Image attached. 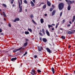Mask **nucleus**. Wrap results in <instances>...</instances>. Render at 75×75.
I'll return each instance as SVG.
<instances>
[{
  "instance_id": "nucleus-46",
  "label": "nucleus",
  "mask_w": 75,
  "mask_h": 75,
  "mask_svg": "<svg viewBox=\"0 0 75 75\" xmlns=\"http://www.w3.org/2000/svg\"><path fill=\"white\" fill-rule=\"evenodd\" d=\"M1 32H2V29H0V33H1Z\"/></svg>"
},
{
  "instance_id": "nucleus-62",
  "label": "nucleus",
  "mask_w": 75,
  "mask_h": 75,
  "mask_svg": "<svg viewBox=\"0 0 75 75\" xmlns=\"http://www.w3.org/2000/svg\"><path fill=\"white\" fill-rule=\"evenodd\" d=\"M52 7H54V5H52Z\"/></svg>"
},
{
  "instance_id": "nucleus-48",
  "label": "nucleus",
  "mask_w": 75,
  "mask_h": 75,
  "mask_svg": "<svg viewBox=\"0 0 75 75\" xmlns=\"http://www.w3.org/2000/svg\"><path fill=\"white\" fill-rule=\"evenodd\" d=\"M69 24H72V22L71 21H69Z\"/></svg>"
},
{
  "instance_id": "nucleus-39",
  "label": "nucleus",
  "mask_w": 75,
  "mask_h": 75,
  "mask_svg": "<svg viewBox=\"0 0 75 75\" xmlns=\"http://www.w3.org/2000/svg\"><path fill=\"white\" fill-rule=\"evenodd\" d=\"M73 19H74V20H75V16H73Z\"/></svg>"
},
{
  "instance_id": "nucleus-26",
  "label": "nucleus",
  "mask_w": 75,
  "mask_h": 75,
  "mask_svg": "<svg viewBox=\"0 0 75 75\" xmlns=\"http://www.w3.org/2000/svg\"><path fill=\"white\" fill-rule=\"evenodd\" d=\"M24 3H25V4H27L28 2H27V1L26 0H24L23 1Z\"/></svg>"
},
{
  "instance_id": "nucleus-5",
  "label": "nucleus",
  "mask_w": 75,
  "mask_h": 75,
  "mask_svg": "<svg viewBox=\"0 0 75 75\" xmlns=\"http://www.w3.org/2000/svg\"><path fill=\"white\" fill-rule=\"evenodd\" d=\"M73 3H75V1H74L73 0L72 1H71L69 0L68 4H68V5H70L71 4H72Z\"/></svg>"
},
{
  "instance_id": "nucleus-4",
  "label": "nucleus",
  "mask_w": 75,
  "mask_h": 75,
  "mask_svg": "<svg viewBox=\"0 0 75 75\" xmlns=\"http://www.w3.org/2000/svg\"><path fill=\"white\" fill-rule=\"evenodd\" d=\"M23 48L22 47H21L19 48V49H15L13 51V52H16L17 51H20V50H21L22 49V48Z\"/></svg>"
},
{
  "instance_id": "nucleus-8",
  "label": "nucleus",
  "mask_w": 75,
  "mask_h": 75,
  "mask_svg": "<svg viewBox=\"0 0 75 75\" xmlns=\"http://www.w3.org/2000/svg\"><path fill=\"white\" fill-rule=\"evenodd\" d=\"M46 34H47V35H48V36H49V37H50V33L47 30H46Z\"/></svg>"
},
{
  "instance_id": "nucleus-60",
  "label": "nucleus",
  "mask_w": 75,
  "mask_h": 75,
  "mask_svg": "<svg viewBox=\"0 0 75 75\" xmlns=\"http://www.w3.org/2000/svg\"><path fill=\"white\" fill-rule=\"evenodd\" d=\"M71 31H75V30H71Z\"/></svg>"
},
{
  "instance_id": "nucleus-53",
  "label": "nucleus",
  "mask_w": 75,
  "mask_h": 75,
  "mask_svg": "<svg viewBox=\"0 0 75 75\" xmlns=\"http://www.w3.org/2000/svg\"><path fill=\"white\" fill-rule=\"evenodd\" d=\"M73 29H75V25L73 27Z\"/></svg>"
},
{
  "instance_id": "nucleus-17",
  "label": "nucleus",
  "mask_w": 75,
  "mask_h": 75,
  "mask_svg": "<svg viewBox=\"0 0 75 75\" xmlns=\"http://www.w3.org/2000/svg\"><path fill=\"white\" fill-rule=\"evenodd\" d=\"M16 59H17V58L16 57L12 58L11 59V61H14L16 60Z\"/></svg>"
},
{
  "instance_id": "nucleus-11",
  "label": "nucleus",
  "mask_w": 75,
  "mask_h": 75,
  "mask_svg": "<svg viewBox=\"0 0 75 75\" xmlns=\"http://www.w3.org/2000/svg\"><path fill=\"white\" fill-rule=\"evenodd\" d=\"M56 12V10H54L52 12V16H54L55 14V12Z\"/></svg>"
},
{
  "instance_id": "nucleus-9",
  "label": "nucleus",
  "mask_w": 75,
  "mask_h": 75,
  "mask_svg": "<svg viewBox=\"0 0 75 75\" xmlns=\"http://www.w3.org/2000/svg\"><path fill=\"white\" fill-rule=\"evenodd\" d=\"M20 20V18H16L14 19V20H13V22H16V21H18Z\"/></svg>"
},
{
  "instance_id": "nucleus-64",
  "label": "nucleus",
  "mask_w": 75,
  "mask_h": 75,
  "mask_svg": "<svg viewBox=\"0 0 75 75\" xmlns=\"http://www.w3.org/2000/svg\"><path fill=\"white\" fill-rule=\"evenodd\" d=\"M66 75H68V74L66 73Z\"/></svg>"
},
{
  "instance_id": "nucleus-61",
  "label": "nucleus",
  "mask_w": 75,
  "mask_h": 75,
  "mask_svg": "<svg viewBox=\"0 0 75 75\" xmlns=\"http://www.w3.org/2000/svg\"><path fill=\"white\" fill-rule=\"evenodd\" d=\"M4 20H5V21H6V19L5 18H4Z\"/></svg>"
},
{
  "instance_id": "nucleus-52",
  "label": "nucleus",
  "mask_w": 75,
  "mask_h": 75,
  "mask_svg": "<svg viewBox=\"0 0 75 75\" xmlns=\"http://www.w3.org/2000/svg\"><path fill=\"white\" fill-rule=\"evenodd\" d=\"M25 40H26V41H28V39H25Z\"/></svg>"
},
{
  "instance_id": "nucleus-33",
  "label": "nucleus",
  "mask_w": 75,
  "mask_h": 75,
  "mask_svg": "<svg viewBox=\"0 0 75 75\" xmlns=\"http://www.w3.org/2000/svg\"><path fill=\"white\" fill-rule=\"evenodd\" d=\"M52 10H53V9L52 8H50V11H52Z\"/></svg>"
},
{
  "instance_id": "nucleus-3",
  "label": "nucleus",
  "mask_w": 75,
  "mask_h": 75,
  "mask_svg": "<svg viewBox=\"0 0 75 75\" xmlns=\"http://www.w3.org/2000/svg\"><path fill=\"white\" fill-rule=\"evenodd\" d=\"M35 72H36V71L34 69H33L31 71L30 74L33 75H36V73Z\"/></svg>"
},
{
  "instance_id": "nucleus-58",
  "label": "nucleus",
  "mask_w": 75,
  "mask_h": 75,
  "mask_svg": "<svg viewBox=\"0 0 75 75\" xmlns=\"http://www.w3.org/2000/svg\"><path fill=\"white\" fill-rule=\"evenodd\" d=\"M60 30H62V28H60Z\"/></svg>"
},
{
  "instance_id": "nucleus-25",
  "label": "nucleus",
  "mask_w": 75,
  "mask_h": 75,
  "mask_svg": "<svg viewBox=\"0 0 75 75\" xmlns=\"http://www.w3.org/2000/svg\"><path fill=\"white\" fill-rule=\"evenodd\" d=\"M28 30L30 33H32V30L31 29L28 28Z\"/></svg>"
},
{
  "instance_id": "nucleus-49",
  "label": "nucleus",
  "mask_w": 75,
  "mask_h": 75,
  "mask_svg": "<svg viewBox=\"0 0 75 75\" xmlns=\"http://www.w3.org/2000/svg\"><path fill=\"white\" fill-rule=\"evenodd\" d=\"M40 41H42V38H40Z\"/></svg>"
},
{
  "instance_id": "nucleus-55",
  "label": "nucleus",
  "mask_w": 75,
  "mask_h": 75,
  "mask_svg": "<svg viewBox=\"0 0 75 75\" xmlns=\"http://www.w3.org/2000/svg\"><path fill=\"white\" fill-rule=\"evenodd\" d=\"M52 30H54V28H52Z\"/></svg>"
},
{
  "instance_id": "nucleus-30",
  "label": "nucleus",
  "mask_w": 75,
  "mask_h": 75,
  "mask_svg": "<svg viewBox=\"0 0 75 75\" xmlns=\"http://www.w3.org/2000/svg\"><path fill=\"white\" fill-rule=\"evenodd\" d=\"M37 71L38 72H39V73H40L41 72V70L39 69H38Z\"/></svg>"
},
{
  "instance_id": "nucleus-10",
  "label": "nucleus",
  "mask_w": 75,
  "mask_h": 75,
  "mask_svg": "<svg viewBox=\"0 0 75 75\" xmlns=\"http://www.w3.org/2000/svg\"><path fill=\"white\" fill-rule=\"evenodd\" d=\"M46 50L48 52H49V53H52V52L51 51V50L48 48H46Z\"/></svg>"
},
{
  "instance_id": "nucleus-21",
  "label": "nucleus",
  "mask_w": 75,
  "mask_h": 75,
  "mask_svg": "<svg viewBox=\"0 0 75 75\" xmlns=\"http://www.w3.org/2000/svg\"><path fill=\"white\" fill-rule=\"evenodd\" d=\"M27 44H28L27 42H25L24 43V47L27 46Z\"/></svg>"
},
{
  "instance_id": "nucleus-40",
  "label": "nucleus",
  "mask_w": 75,
  "mask_h": 75,
  "mask_svg": "<svg viewBox=\"0 0 75 75\" xmlns=\"http://www.w3.org/2000/svg\"><path fill=\"white\" fill-rule=\"evenodd\" d=\"M71 26V25L70 24H69L67 25V27H70Z\"/></svg>"
},
{
  "instance_id": "nucleus-7",
  "label": "nucleus",
  "mask_w": 75,
  "mask_h": 75,
  "mask_svg": "<svg viewBox=\"0 0 75 75\" xmlns=\"http://www.w3.org/2000/svg\"><path fill=\"white\" fill-rule=\"evenodd\" d=\"M38 50L39 51H41L42 50V46H38Z\"/></svg>"
},
{
  "instance_id": "nucleus-38",
  "label": "nucleus",
  "mask_w": 75,
  "mask_h": 75,
  "mask_svg": "<svg viewBox=\"0 0 75 75\" xmlns=\"http://www.w3.org/2000/svg\"><path fill=\"white\" fill-rule=\"evenodd\" d=\"M37 55L34 56V58H37Z\"/></svg>"
},
{
  "instance_id": "nucleus-37",
  "label": "nucleus",
  "mask_w": 75,
  "mask_h": 75,
  "mask_svg": "<svg viewBox=\"0 0 75 75\" xmlns=\"http://www.w3.org/2000/svg\"><path fill=\"white\" fill-rule=\"evenodd\" d=\"M8 25L10 27H11V24H10V23H9Z\"/></svg>"
},
{
  "instance_id": "nucleus-1",
  "label": "nucleus",
  "mask_w": 75,
  "mask_h": 75,
  "mask_svg": "<svg viewBox=\"0 0 75 75\" xmlns=\"http://www.w3.org/2000/svg\"><path fill=\"white\" fill-rule=\"evenodd\" d=\"M64 4L62 3H61L59 4L58 5V8L59 10H62V8H64Z\"/></svg>"
},
{
  "instance_id": "nucleus-15",
  "label": "nucleus",
  "mask_w": 75,
  "mask_h": 75,
  "mask_svg": "<svg viewBox=\"0 0 75 75\" xmlns=\"http://www.w3.org/2000/svg\"><path fill=\"white\" fill-rule=\"evenodd\" d=\"M42 40L43 42H47V39L45 38H43Z\"/></svg>"
},
{
  "instance_id": "nucleus-32",
  "label": "nucleus",
  "mask_w": 75,
  "mask_h": 75,
  "mask_svg": "<svg viewBox=\"0 0 75 75\" xmlns=\"http://www.w3.org/2000/svg\"><path fill=\"white\" fill-rule=\"evenodd\" d=\"M59 25V23H58L57 24L56 26V28H58V25Z\"/></svg>"
},
{
  "instance_id": "nucleus-23",
  "label": "nucleus",
  "mask_w": 75,
  "mask_h": 75,
  "mask_svg": "<svg viewBox=\"0 0 75 75\" xmlns=\"http://www.w3.org/2000/svg\"><path fill=\"white\" fill-rule=\"evenodd\" d=\"M30 18H31V19H33V17H34V16H33V14H31V15L30 16Z\"/></svg>"
},
{
  "instance_id": "nucleus-36",
  "label": "nucleus",
  "mask_w": 75,
  "mask_h": 75,
  "mask_svg": "<svg viewBox=\"0 0 75 75\" xmlns=\"http://www.w3.org/2000/svg\"><path fill=\"white\" fill-rule=\"evenodd\" d=\"M44 4V3H40V4L39 5V6H40L41 5V4Z\"/></svg>"
},
{
  "instance_id": "nucleus-43",
  "label": "nucleus",
  "mask_w": 75,
  "mask_h": 75,
  "mask_svg": "<svg viewBox=\"0 0 75 75\" xmlns=\"http://www.w3.org/2000/svg\"><path fill=\"white\" fill-rule=\"evenodd\" d=\"M32 1H33L34 3H35V0H32Z\"/></svg>"
},
{
  "instance_id": "nucleus-63",
  "label": "nucleus",
  "mask_w": 75,
  "mask_h": 75,
  "mask_svg": "<svg viewBox=\"0 0 75 75\" xmlns=\"http://www.w3.org/2000/svg\"><path fill=\"white\" fill-rule=\"evenodd\" d=\"M27 9H25V11L26 12H27Z\"/></svg>"
},
{
  "instance_id": "nucleus-13",
  "label": "nucleus",
  "mask_w": 75,
  "mask_h": 75,
  "mask_svg": "<svg viewBox=\"0 0 75 75\" xmlns=\"http://www.w3.org/2000/svg\"><path fill=\"white\" fill-rule=\"evenodd\" d=\"M47 3L48 6H51V3H50V2L47 1Z\"/></svg>"
},
{
  "instance_id": "nucleus-34",
  "label": "nucleus",
  "mask_w": 75,
  "mask_h": 75,
  "mask_svg": "<svg viewBox=\"0 0 75 75\" xmlns=\"http://www.w3.org/2000/svg\"><path fill=\"white\" fill-rule=\"evenodd\" d=\"M62 12H61L60 13V16L61 17L62 16Z\"/></svg>"
},
{
  "instance_id": "nucleus-41",
  "label": "nucleus",
  "mask_w": 75,
  "mask_h": 75,
  "mask_svg": "<svg viewBox=\"0 0 75 75\" xmlns=\"http://www.w3.org/2000/svg\"><path fill=\"white\" fill-rule=\"evenodd\" d=\"M74 21H75V19H72V23H74Z\"/></svg>"
},
{
  "instance_id": "nucleus-14",
  "label": "nucleus",
  "mask_w": 75,
  "mask_h": 75,
  "mask_svg": "<svg viewBox=\"0 0 75 75\" xmlns=\"http://www.w3.org/2000/svg\"><path fill=\"white\" fill-rule=\"evenodd\" d=\"M30 4H31V6H32V7H33V6H35V4L32 1H30Z\"/></svg>"
},
{
  "instance_id": "nucleus-47",
  "label": "nucleus",
  "mask_w": 75,
  "mask_h": 75,
  "mask_svg": "<svg viewBox=\"0 0 75 75\" xmlns=\"http://www.w3.org/2000/svg\"><path fill=\"white\" fill-rule=\"evenodd\" d=\"M21 1V5L22 4V0H20Z\"/></svg>"
},
{
  "instance_id": "nucleus-51",
  "label": "nucleus",
  "mask_w": 75,
  "mask_h": 75,
  "mask_svg": "<svg viewBox=\"0 0 75 75\" xmlns=\"http://www.w3.org/2000/svg\"><path fill=\"white\" fill-rule=\"evenodd\" d=\"M44 16H47V13H46L45 14Z\"/></svg>"
},
{
  "instance_id": "nucleus-56",
  "label": "nucleus",
  "mask_w": 75,
  "mask_h": 75,
  "mask_svg": "<svg viewBox=\"0 0 75 75\" xmlns=\"http://www.w3.org/2000/svg\"><path fill=\"white\" fill-rule=\"evenodd\" d=\"M52 25L55 26V24H52Z\"/></svg>"
},
{
  "instance_id": "nucleus-29",
  "label": "nucleus",
  "mask_w": 75,
  "mask_h": 75,
  "mask_svg": "<svg viewBox=\"0 0 75 75\" xmlns=\"http://www.w3.org/2000/svg\"><path fill=\"white\" fill-rule=\"evenodd\" d=\"M32 21L33 22V23H34V24H37V23L35 21H34V20L32 19Z\"/></svg>"
},
{
  "instance_id": "nucleus-6",
  "label": "nucleus",
  "mask_w": 75,
  "mask_h": 75,
  "mask_svg": "<svg viewBox=\"0 0 75 75\" xmlns=\"http://www.w3.org/2000/svg\"><path fill=\"white\" fill-rule=\"evenodd\" d=\"M66 33L68 34H72L74 33V32H72L71 31H66Z\"/></svg>"
},
{
  "instance_id": "nucleus-31",
  "label": "nucleus",
  "mask_w": 75,
  "mask_h": 75,
  "mask_svg": "<svg viewBox=\"0 0 75 75\" xmlns=\"http://www.w3.org/2000/svg\"><path fill=\"white\" fill-rule=\"evenodd\" d=\"M39 34H40V35L41 36H43V35L42 34V33H39Z\"/></svg>"
},
{
  "instance_id": "nucleus-16",
  "label": "nucleus",
  "mask_w": 75,
  "mask_h": 75,
  "mask_svg": "<svg viewBox=\"0 0 75 75\" xmlns=\"http://www.w3.org/2000/svg\"><path fill=\"white\" fill-rule=\"evenodd\" d=\"M71 6H70V5H69L67 7L68 10V11H69V10H71Z\"/></svg>"
},
{
  "instance_id": "nucleus-44",
  "label": "nucleus",
  "mask_w": 75,
  "mask_h": 75,
  "mask_svg": "<svg viewBox=\"0 0 75 75\" xmlns=\"http://www.w3.org/2000/svg\"><path fill=\"white\" fill-rule=\"evenodd\" d=\"M65 20H63V23H65Z\"/></svg>"
},
{
  "instance_id": "nucleus-54",
  "label": "nucleus",
  "mask_w": 75,
  "mask_h": 75,
  "mask_svg": "<svg viewBox=\"0 0 75 75\" xmlns=\"http://www.w3.org/2000/svg\"><path fill=\"white\" fill-rule=\"evenodd\" d=\"M25 54L26 55H27V52H26Z\"/></svg>"
},
{
  "instance_id": "nucleus-42",
  "label": "nucleus",
  "mask_w": 75,
  "mask_h": 75,
  "mask_svg": "<svg viewBox=\"0 0 75 75\" xmlns=\"http://www.w3.org/2000/svg\"><path fill=\"white\" fill-rule=\"evenodd\" d=\"M48 27L49 28L51 27V25H48Z\"/></svg>"
},
{
  "instance_id": "nucleus-19",
  "label": "nucleus",
  "mask_w": 75,
  "mask_h": 75,
  "mask_svg": "<svg viewBox=\"0 0 75 75\" xmlns=\"http://www.w3.org/2000/svg\"><path fill=\"white\" fill-rule=\"evenodd\" d=\"M40 22L41 24H42V23H44V19H43V18H41L40 19Z\"/></svg>"
},
{
  "instance_id": "nucleus-2",
  "label": "nucleus",
  "mask_w": 75,
  "mask_h": 75,
  "mask_svg": "<svg viewBox=\"0 0 75 75\" xmlns=\"http://www.w3.org/2000/svg\"><path fill=\"white\" fill-rule=\"evenodd\" d=\"M18 4H19V8H20L19 11V12H21L22 11V6H21L20 3V1H18Z\"/></svg>"
},
{
  "instance_id": "nucleus-18",
  "label": "nucleus",
  "mask_w": 75,
  "mask_h": 75,
  "mask_svg": "<svg viewBox=\"0 0 75 75\" xmlns=\"http://www.w3.org/2000/svg\"><path fill=\"white\" fill-rule=\"evenodd\" d=\"M42 32L43 34L44 35H45V32L44 29L43 28H42Z\"/></svg>"
},
{
  "instance_id": "nucleus-24",
  "label": "nucleus",
  "mask_w": 75,
  "mask_h": 75,
  "mask_svg": "<svg viewBox=\"0 0 75 75\" xmlns=\"http://www.w3.org/2000/svg\"><path fill=\"white\" fill-rule=\"evenodd\" d=\"M46 7H47V5H46V4H45L43 7V8L44 9H45V8H46Z\"/></svg>"
},
{
  "instance_id": "nucleus-57",
  "label": "nucleus",
  "mask_w": 75,
  "mask_h": 75,
  "mask_svg": "<svg viewBox=\"0 0 75 75\" xmlns=\"http://www.w3.org/2000/svg\"><path fill=\"white\" fill-rule=\"evenodd\" d=\"M14 6H15V5H14V4H13V5H12L13 7H14Z\"/></svg>"
},
{
  "instance_id": "nucleus-50",
  "label": "nucleus",
  "mask_w": 75,
  "mask_h": 75,
  "mask_svg": "<svg viewBox=\"0 0 75 75\" xmlns=\"http://www.w3.org/2000/svg\"><path fill=\"white\" fill-rule=\"evenodd\" d=\"M71 45H69V46H68V49H69L70 48V47H71Z\"/></svg>"
},
{
  "instance_id": "nucleus-12",
  "label": "nucleus",
  "mask_w": 75,
  "mask_h": 75,
  "mask_svg": "<svg viewBox=\"0 0 75 75\" xmlns=\"http://www.w3.org/2000/svg\"><path fill=\"white\" fill-rule=\"evenodd\" d=\"M54 70V67H52L51 69V71H52L53 74H54V73H55V71Z\"/></svg>"
},
{
  "instance_id": "nucleus-35",
  "label": "nucleus",
  "mask_w": 75,
  "mask_h": 75,
  "mask_svg": "<svg viewBox=\"0 0 75 75\" xmlns=\"http://www.w3.org/2000/svg\"><path fill=\"white\" fill-rule=\"evenodd\" d=\"M12 1L11 2V4H13V2H14V0H11Z\"/></svg>"
},
{
  "instance_id": "nucleus-28",
  "label": "nucleus",
  "mask_w": 75,
  "mask_h": 75,
  "mask_svg": "<svg viewBox=\"0 0 75 75\" xmlns=\"http://www.w3.org/2000/svg\"><path fill=\"white\" fill-rule=\"evenodd\" d=\"M3 6H4L5 7H7V5L4 4H3Z\"/></svg>"
},
{
  "instance_id": "nucleus-27",
  "label": "nucleus",
  "mask_w": 75,
  "mask_h": 75,
  "mask_svg": "<svg viewBox=\"0 0 75 75\" xmlns=\"http://www.w3.org/2000/svg\"><path fill=\"white\" fill-rule=\"evenodd\" d=\"M3 16H4V17H6V15L5 13L4 12H3Z\"/></svg>"
},
{
  "instance_id": "nucleus-45",
  "label": "nucleus",
  "mask_w": 75,
  "mask_h": 75,
  "mask_svg": "<svg viewBox=\"0 0 75 75\" xmlns=\"http://www.w3.org/2000/svg\"><path fill=\"white\" fill-rule=\"evenodd\" d=\"M65 1L66 2H67V4L68 3V1H69V0H65Z\"/></svg>"
},
{
  "instance_id": "nucleus-59",
  "label": "nucleus",
  "mask_w": 75,
  "mask_h": 75,
  "mask_svg": "<svg viewBox=\"0 0 75 75\" xmlns=\"http://www.w3.org/2000/svg\"><path fill=\"white\" fill-rule=\"evenodd\" d=\"M26 55L25 53L23 55V56H25Z\"/></svg>"
},
{
  "instance_id": "nucleus-22",
  "label": "nucleus",
  "mask_w": 75,
  "mask_h": 75,
  "mask_svg": "<svg viewBox=\"0 0 75 75\" xmlns=\"http://www.w3.org/2000/svg\"><path fill=\"white\" fill-rule=\"evenodd\" d=\"M25 33L26 35H28V34H29V32L26 31L25 32Z\"/></svg>"
},
{
  "instance_id": "nucleus-20",
  "label": "nucleus",
  "mask_w": 75,
  "mask_h": 75,
  "mask_svg": "<svg viewBox=\"0 0 75 75\" xmlns=\"http://www.w3.org/2000/svg\"><path fill=\"white\" fill-rule=\"evenodd\" d=\"M61 38H62V40H65V37L62 35L61 36Z\"/></svg>"
}]
</instances>
